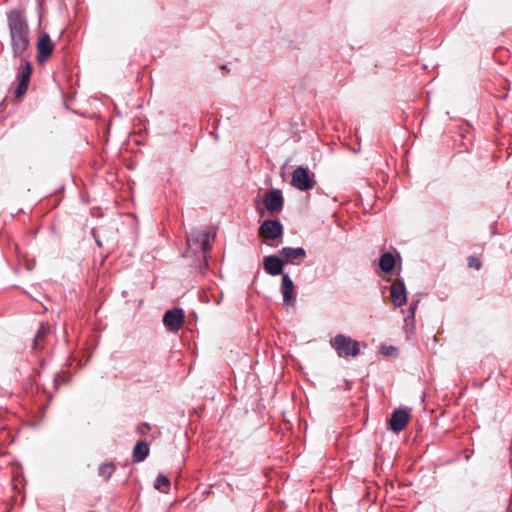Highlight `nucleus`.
Returning a JSON list of instances; mask_svg holds the SVG:
<instances>
[{
  "label": "nucleus",
  "instance_id": "f257e3e1",
  "mask_svg": "<svg viewBox=\"0 0 512 512\" xmlns=\"http://www.w3.org/2000/svg\"><path fill=\"white\" fill-rule=\"evenodd\" d=\"M11 46L14 56H21L29 46V29L23 14L18 10L7 13Z\"/></svg>",
  "mask_w": 512,
  "mask_h": 512
},
{
  "label": "nucleus",
  "instance_id": "f03ea898",
  "mask_svg": "<svg viewBox=\"0 0 512 512\" xmlns=\"http://www.w3.org/2000/svg\"><path fill=\"white\" fill-rule=\"evenodd\" d=\"M186 256H196L202 253L206 258L207 253L211 249L209 234L205 231H193L187 237Z\"/></svg>",
  "mask_w": 512,
  "mask_h": 512
},
{
  "label": "nucleus",
  "instance_id": "7ed1b4c3",
  "mask_svg": "<svg viewBox=\"0 0 512 512\" xmlns=\"http://www.w3.org/2000/svg\"><path fill=\"white\" fill-rule=\"evenodd\" d=\"M330 345L336 350L339 357H355L360 353L359 342L343 334L333 337L330 340Z\"/></svg>",
  "mask_w": 512,
  "mask_h": 512
},
{
  "label": "nucleus",
  "instance_id": "20e7f679",
  "mask_svg": "<svg viewBox=\"0 0 512 512\" xmlns=\"http://www.w3.org/2000/svg\"><path fill=\"white\" fill-rule=\"evenodd\" d=\"M291 185L300 191L312 190L316 185L315 175L307 167L298 166L292 173Z\"/></svg>",
  "mask_w": 512,
  "mask_h": 512
},
{
  "label": "nucleus",
  "instance_id": "39448f33",
  "mask_svg": "<svg viewBox=\"0 0 512 512\" xmlns=\"http://www.w3.org/2000/svg\"><path fill=\"white\" fill-rule=\"evenodd\" d=\"M263 204L270 215H278L283 210L284 206L282 191L277 188L270 189L263 199Z\"/></svg>",
  "mask_w": 512,
  "mask_h": 512
},
{
  "label": "nucleus",
  "instance_id": "423d86ee",
  "mask_svg": "<svg viewBox=\"0 0 512 512\" xmlns=\"http://www.w3.org/2000/svg\"><path fill=\"white\" fill-rule=\"evenodd\" d=\"M184 312L180 308H174L166 311L163 317V323L166 328L172 332H177L184 323Z\"/></svg>",
  "mask_w": 512,
  "mask_h": 512
},
{
  "label": "nucleus",
  "instance_id": "0eeeda50",
  "mask_svg": "<svg viewBox=\"0 0 512 512\" xmlns=\"http://www.w3.org/2000/svg\"><path fill=\"white\" fill-rule=\"evenodd\" d=\"M259 234L265 239H277L283 234V226L278 220H266L259 227Z\"/></svg>",
  "mask_w": 512,
  "mask_h": 512
},
{
  "label": "nucleus",
  "instance_id": "6e6552de",
  "mask_svg": "<svg viewBox=\"0 0 512 512\" xmlns=\"http://www.w3.org/2000/svg\"><path fill=\"white\" fill-rule=\"evenodd\" d=\"M284 263L299 265L306 258V251L302 247H284L279 251Z\"/></svg>",
  "mask_w": 512,
  "mask_h": 512
},
{
  "label": "nucleus",
  "instance_id": "1a4fd4ad",
  "mask_svg": "<svg viewBox=\"0 0 512 512\" xmlns=\"http://www.w3.org/2000/svg\"><path fill=\"white\" fill-rule=\"evenodd\" d=\"M281 292L283 295V304L285 306H291L295 302V286L288 274H282L281 279Z\"/></svg>",
  "mask_w": 512,
  "mask_h": 512
},
{
  "label": "nucleus",
  "instance_id": "9d476101",
  "mask_svg": "<svg viewBox=\"0 0 512 512\" xmlns=\"http://www.w3.org/2000/svg\"><path fill=\"white\" fill-rule=\"evenodd\" d=\"M391 301L395 307H402L406 301V288L402 280H395L390 286Z\"/></svg>",
  "mask_w": 512,
  "mask_h": 512
},
{
  "label": "nucleus",
  "instance_id": "9b49d317",
  "mask_svg": "<svg viewBox=\"0 0 512 512\" xmlns=\"http://www.w3.org/2000/svg\"><path fill=\"white\" fill-rule=\"evenodd\" d=\"M409 418L410 416L408 411L403 409H397L391 415V418L389 420V428L393 432L399 433L406 427V425L409 422Z\"/></svg>",
  "mask_w": 512,
  "mask_h": 512
},
{
  "label": "nucleus",
  "instance_id": "f8f14e48",
  "mask_svg": "<svg viewBox=\"0 0 512 512\" xmlns=\"http://www.w3.org/2000/svg\"><path fill=\"white\" fill-rule=\"evenodd\" d=\"M38 61H46L53 52V43L47 33L42 34L37 42Z\"/></svg>",
  "mask_w": 512,
  "mask_h": 512
},
{
  "label": "nucleus",
  "instance_id": "ddd939ff",
  "mask_svg": "<svg viewBox=\"0 0 512 512\" xmlns=\"http://www.w3.org/2000/svg\"><path fill=\"white\" fill-rule=\"evenodd\" d=\"M283 265H284V262H283L281 256L277 257L274 255H271V256L265 257L263 260V266H264L265 271L272 276L282 274Z\"/></svg>",
  "mask_w": 512,
  "mask_h": 512
},
{
  "label": "nucleus",
  "instance_id": "4468645a",
  "mask_svg": "<svg viewBox=\"0 0 512 512\" xmlns=\"http://www.w3.org/2000/svg\"><path fill=\"white\" fill-rule=\"evenodd\" d=\"M395 264H396V260L392 253L385 252L381 255L380 260H379V267L383 272H385V273L391 272L394 269Z\"/></svg>",
  "mask_w": 512,
  "mask_h": 512
},
{
  "label": "nucleus",
  "instance_id": "2eb2a0df",
  "mask_svg": "<svg viewBox=\"0 0 512 512\" xmlns=\"http://www.w3.org/2000/svg\"><path fill=\"white\" fill-rule=\"evenodd\" d=\"M149 454V447L143 441H138L133 449V460L134 462H141Z\"/></svg>",
  "mask_w": 512,
  "mask_h": 512
},
{
  "label": "nucleus",
  "instance_id": "dca6fc26",
  "mask_svg": "<svg viewBox=\"0 0 512 512\" xmlns=\"http://www.w3.org/2000/svg\"><path fill=\"white\" fill-rule=\"evenodd\" d=\"M115 470L113 463H103L98 468V475L103 477L104 480H108Z\"/></svg>",
  "mask_w": 512,
  "mask_h": 512
},
{
  "label": "nucleus",
  "instance_id": "f3484780",
  "mask_svg": "<svg viewBox=\"0 0 512 512\" xmlns=\"http://www.w3.org/2000/svg\"><path fill=\"white\" fill-rule=\"evenodd\" d=\"M31 71H32V68H31V65L29 62H25L24 64H22L20 67V70H19V74H18V81L28 83L29 79H30Z\"/></svg>",
  "mask_w": 512,
  "mask_h": 512
},
{
  "label": "nucleus",
  "instance_id": "a211bd4d",
  "mask_svg": "<svg viewBox=\"0 0 512 512\" xmlns=\"http://www.w3.org/2000/svg\"><path fill=\"white\" fill-rule=\"evenodd\" d=\"M154 487H155V489H157L159 491L167 493L168 489L170 487V481H169L168 477H166L165 475H162V474L158 475V477L156 478Z\"/></svg>",
  "mask_w": 512,
  "mask_h": 512
},
{
  "label": "nucleus",
  "instance_id": "6ab92c4d",
  "mask_svg": "<svg viewBox=\"0 0 512 512\" xmlns=\"http://www.w3.org/2000/svg\"><path fill=\"white\" fill-rule=\"evenodd\" d=\"M50 327L47 324H41L40 328L37 331V334L34 339V347L37 348L40 344V341L49 333Z\"/></svg>",
  "mask_w": 512,
  "mask_h": 512
},
{
  "label": "nucleus",
  "instance_id": "aec40b11",
  "mask_svg": "<svg viewBox=\"0 0 512 512\" xmlns=\"http://www.w3.org/2000/svg\"><path fill=\"white\" fill-rule=\"evenodd\" d=\"M27 89H28V83L18 81V85H17L16 91H15L16 96L17 97L23 96L26 93Z\"/></svg>",
  "mask_w": 512,
  "mask_h": 512
},
{
  "label": "nucleus",
  "instance_id": "412c9836",
  "mask_svg": "<svg viewBox=\"0 0 512 512\" xmlns=\"http://www.w3.org/2000/svg\"><path fill=\"white\" fill-rule=\"evenodd\" d=\"M468 265H469V267L475 268L477 270L480 269L482 266L481 262L477 258L472 257V256L468 258Z\"/></svg>",
  "mask_w": 512,
  "mask_h": 512
},
{
  "label": "nucleus",
  "instance_id": "4be33fe9",
  "mask_svg": "<svg viewBox=\"0 0 512 512\" xmlns=\"http://www.w3.org/2000/svg\"><path fill=\"white\" fill-rule=\"evenodd\" d=\"M418 301H413L410 303V306H409V312H410V315L407 317V318H411V320H414V317H415V312H416V309L418 307ZM408 319H406L407 321Z\"/></svg>",
  "mask_w": 512,
  "mask_h": 512
},
{
  "label": "nucleus",
  "instance_id": "5701e85b",
  "mask_svg": "<svg viewBox=\"0 0 512 512\" xmlns=\"http://www.w3.org/2000/svg\"><path fill=\"white\" fill-rule=\"evenodd\" d=\"M150 429V426L148 423H143L141 424L139 427H138V430L141 434H145L146 431H148Z\"/></svg>",
  "mask_w": 512,
  "mask_h": 512
},
{
  "label": "nucleus",
  "instance_id": "b1692460",
  "mask_svg": "<svg viewBox=\"0 0 512 512\" xmlns=\"http://www.w3.org/2000/svg\"><path fill=\"white\" fill-rule=\"evenodd\" d=\"M257 210H258L259 214H261V215L263 214V211L259 207H257Z\"/></svg>",
  "mask_w": 512,
  "mask_h": 512
}]
</instances>
